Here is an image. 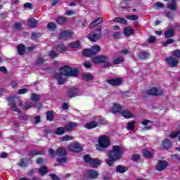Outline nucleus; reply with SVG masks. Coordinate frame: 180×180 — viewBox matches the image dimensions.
I'll list each match as a JSON object with an SVG mask.
<instances>
[{"label":"nucleus","mask_w":180,"mask_h":180,"mask_svg":"<svg viewBox=\"0 0 180 180\" xmlns=\"http://www.w3.org/2000/svg\"><path fill=\"white\" fill-rule=\"evenodd\" d=\"M123 150L120 146H113L112 150L109 151L108 158L106 159L105 163L108 167H113V164L119 160H122Z\"/></svg>","instance_id":"obj_1"},{"label":"nucleus","mask_w":180,"mask_h":180,"mask_svg":"<svg viewBox=\"0 0 180 180\" xmlns=\"http://www.w3.org/2000/svg\"><path fill=\"white\" fill-rule=\"evenodd\" d=\"M49 154L51 155V158H54L56 155H58V157H62L56 160V162L59 164H65V162H67V149L64 147L58 148L56 153H54V149L50 148L49 150Z\"/></svg>","instance_id":"obj_2"},{"label":"nucleus","mask_w":180,"mask_h":180,"mask_svg":"<svg viewBox=\"0 0 180 180\" xmlns=\"http://www.w3.org/2000/svg\"><path fill=\"white\" fill-rule=\"evenodd\" d=\"M7 101L8 102V105H11V110H13V112H17V113H19L18 117L20 120H27V119H29V115L22 113L20 108H18V106H16L18 96H9L7 98Z\"/></svg>","instance_id":"obj_3"},{"label":"nucleus","mask_w":180,"mask_h":180,"mask_svg":"<svg viewBox=\"0 0 180 180\" xmlns=\"http://www.w3.org/2000/svg\"><path fill=\"white\" fill-rule=\"evenodd\" d=\"M102 37V26H98L97 29L93 30L91 32H90L87 38L90 41H98Z\"/></svg>","instance_id":"obj_4"},{"label":"nucleus","mask_w":180,"mask_h":180,"mask_svg":"<svg viewBox=\"0 0 180 180\" xmlns=\"http://www.w3.org/2000/svg\"><path fill=\"white\" fill-rule=\"evenodd\" d=\"M101 51V46L94 45L92 46V49H85L82 51V54L84 57H94V56H96L98 53Z\"/></svg>","instance_id":"obj_5"},{"label":"nucleus","mask_w":180,"mask_h":180,"mask_svg":"<svg viewBox=\"0 0 180 180\" xmlns=\"http://www.w3.org/2000/svg\"><path fill=\"white\" fill-rule=\"evenodd\" d=\"M98 150H101V148H108L109 146H110V139L108 136H101L98 139Z\"/></svg>","instance_id":"obj_6"},{"label":"nucleus","mask_w":180,"mask_h":180,"mask_svg":"<svg viewBox=\"0 0 180 180\" xmlns=\"http://www.w3.org/2000/svg\"><path fill=\"white\" fill-rule=\"evenodd\" d=\"M72 36H74V32L69 30H65L60 32L58 39L59 40L67 41L70 40V39H72Z\"/></svg>","instance_id":"obj_7"},{"label":"nucleus","mask_w":180,"mask_h":180,"mask_svg":"<svg viewBox=\"0 0 180 180\" xmlns=\"http://www.w3.org/2000/svg\"><path fill=\"white\" fill-rule=\"evenodd\" d=\"M162 94V89L157 87H151L150 89L146 90V95L150 96H161Z\"/></svg>","instance_id":"obj_8"},{"label":"nucleus","mask_w":180,"mask_h":180,"mask_svg":"<svg viewBox=\"0 0 180 180\" xmlns=\"http://www.w3.org/2000/svg\"><path fill=\"white\" fill-rule=\"evenodd\" d=\"M169 165V164L167 160H159L155 166V169L159 172H162V171H165V169L168 168Z\"/></svg>","instance_id":"obj_9"},{"label":"nucleus","mask_w":180,"mask_h":180,"mask_svg":"<svg viewBox=\"0 0 180 180\" xmlns=\"http://www.w3.org/2000/svg\"><path fill=\"white\" fill-rule=\"evenodd\" d=\"M108 56L106 55H98L91 58L94 64H103L108 61Z\"/></svg>","instance_id":"obj_10"},{"label":"nucleus","mask_w":180,"mask_h":180,"mask_svg":"<svg viewBox=\"0 0 180 180\" xmlns=\"http://www.w3.org/2000/svg\"><path fill=\"white\" fill-rule=\"evenodd\" d=\"M165 61L172 68H174V67H177L179 64V60L176 59V58L170 56L165 58Z\"/></svg>","instance_id":"obj_11"},{"label":"nucleus","mask_w":180,"mask_h":180,"mask_svg":"<svg viewBox=\"0 0 180 180\" xmlns=\"http://www.w3.org/2000/svg\"><path fill=\"white\" fill-rule=\"evenodd\" d=\"M68 150L72 153H80V151H82V146H81V143L76 142L68 146Z\"/></svg>","instance_id":"obj_12"},{"label":"nucleus","mask_w":180,"mask_h":180,"mask_svg":"<svg viewBox=\"0 0 180 180\" xmlns=\"http://www.w3.org/2000/svg\"><path fill=\"white\" fill-rule=\"evenodd\" d=\"M108 84L111 86H120L123 83V79L121 77H117L115 79H110L107 80Z\"/></svg>","instance_id":"obj_13"},{"label":"nucleus","mask_w":180,"mask_h":180,"mask_svg":"<svg viewBox=\"0 0 180 180\" xmlns=\"http://www.w3.org/2000/svg\"><path fill=\"white\" fill-rule=\"evenodd\" d=\"M78 91L79 89L77 87H70L67 92L68 98H71L77 96L78 95Z\"/></svg>","instance_id":"obj_14"},{"label":"nucleus","mask_w":180,"mask_h":180,"mask_svg":"<svg viewBox=\"0 0 180 180\" xmlns=\"http://www.w3.org/2000/svg\"><path fill=\"white\" fill-rule=\"evenodd\" d=\"M87 174L90 179H96L99 176L98 171L92 169L87 170Z\"/></svg>","instance_id":"obj_15"},{"label":"nucleus","mask_w":180,"mask_h":180,"mask_svg":"<svg viewBox=\"0 0 180 180\" xmlns=\"http://www.w3.org/2000/svg\"><path fill=\"white\" fill-rule=\"evenodd\" d=\"M102 164V160H99L98 158H92L89 165L91 168H98L99 165Z\"/></svg>","instance_id":"obj_16"},{"label":"nucleus","mask_w":180,"mask_h":180,"mask_svg":"<svg viewBox=\"0 0 180 180\" xmlns=\"http://www.w3.org/2000/svg\"><path fill=\"white\" fill-rule=\"evenodd\" d=\"M71 67L68 65H65L60 68V75L63 77H69L70 75V70Z\"/></svg>","instance_id":"obj_17"},{"label":"nucleus","mask_w":180,"mask_h":180,"mask_svg":"<svg viewBox=\"0 0 180 180\" xmlns=\"http://www.w3.org/2000/svg\"><path fill=\"white\" fill-rule=\"evenodd\" d=\"M103 22V18L100 17L97 19L94 20L91 24L89 25L90 29H94V27H96V26H98V25H101Z\"/></svg>","instance_id":"obj_18"},{"label":"nucleus","mask_w":180,"mask_h":180,"mask_svg":"<svg viewBox=\"0 0 180 180\" xmlns=\"http://www.w3.org/2000/svg\"><path fill=\"white\" fill-rule=\"evenodd\" d=\"M29 164H30V159L28 158H24L20 160L18 165L19 167L25 168L26 167L29 166Z\"/></svg>","instance_id":"obj_19"},{"label":"nucleus","mask_w":180,"mask_h":180,"mask_svg":"<svg viewBox=\"0 0 180 180\" xmlns=\"http://www.w3.org/2000/svg\"><path fill=\"white\" fill-rule=\"evenodd\" d=\"M161 146L164 150H168V148L172 146V143L171 140L166 139L162 142Z\"/></svg>","instance_id":"obj_20"},{"label":"nucleus","mask_w":180,"mask_h":180,"mask_svg":"<svg viewBox=\"0 0 180 180\" xmlns=\"http://www.w3.org/2000/svg\"><path fill=\"white\" fill-rule=\"evenodd\" d=\"M37 25H39V22H37L34 18L28 20V27H30V29H35V27H37Z\"/></svg>","instance_id":"obj_21"},{"label":"nucleus","mask_w":180,"mask_h":180,"mask_svg":"<svg viewBox=\"0 0 180 180\" xmlns=\"http://www.w3.org/2000/svg\"><path fill=\"white\" fill-rule=\"evenodd\" d=\"M174 34L175 32L174 31V27H172V26H170L169 30L165 32V37L166 39H171V37H174Z\"/></svg>","instance_id":"obj_22"},{"label":"nucleus","mask_w":180,"mask_h":180,"mask_svg":"<svg viewBox=\"0 0 180 180\" xmlns=\"http://www.w3.org/2000/svg\"><path fill=\"white\" fill-rule=\"evenodd\" d=\"M53 78L58 80V85H63L65 83V79H63V75H61L60 73H55Z\"/></svg>","instance_id":"obj_23"},{"label":"nucleus","mask_w":180,"mask_h":180,"mask_svg":"<svg viewBox=\"0 0 180 180\" xmlns=\"http://www.w3.org/2000/svg\"><path fill=\"white\" fill-rule=\"evenodd\" d=\"M121 114L125 119H131L134 117V114L131 113L129 110H122Z\"/></svg>","instance_id":"obj_24"},{"label":"nucleus","mask_w":180,"mask_h":180,"mask_svg":"<svg viewBox=\"0 0 180 180\" xmlns=\"http://www.w3.org/2000/svg\"><path fill=\"white\" fill-rule=\"evenodd\" d=\"M127 171H129V167L127 166L120 165L116 166V172H118V174H124Z\"/></svg>","instance_id":"obj_25"},{"label":"nucleus","mask_w":180,"mask_h":180,"mask_svg":"<svg viewBox=\"0 0 180 180\" xmlns=\"http://www.w3.org/2000/svg\"><path fill=\"white\" fill-rule=\"evenodd\" d=\"M123 109V106H122V105L120 104H114L112 108V112L114 114L116 113H120V112H122Z\"/></svg>","instance_id":"obj_26"},{"label":"nucleus","mask_w":180,"mask_h":180,"mask_svg":"<svg viewBox=\"0 0 180 180\" xmlns=\"http://www.w3.org/2000/svg\"><path fill=\"white\" fill-rule=\"evenodd\" d=\"M78 126L77 122H69L68 124L65 125V130L66 131H70L72 129H75Z\"/></svg>","instance_id":"obj_27"},{"label":"nucleus","mask_w":180,"mask_h":180,"mask_svg":"<svg viewBox=\"0 0 180 180\" xmlns=\"http://www.w3.org/2000/svg\"><path fill=\"white\" fill-rule=\"evenodd\" d=\"M79 72V69L78 68H74L72 69V68L70 67V70L69 72V77H78Z\"/></svg>","instance_id":"obj_28"},{"label":"nucleus","mask_w":180,"mask_h":180,"mask_svg":"<svg viewBox=\"0 0 180 180\" xmlns=\"http://www.w3.org/2000/svg\"><path fill=\"white\" fill-rule=\"evenodd\" d=\"M17 49L20 56H23L26 53V46L23 44H19Z\"/></svg>","instance_id":"obj_29"},{"label":"nucleus","mask_w":180,"mask_h":180,"mask_svg":"<svg viewBox=\"0 0 180 180\" xmlns=\"http://www.w3.org/2000/svg\"><path fill=\"white\" fill-rule=\"evenodd\" d=\"M85 127L89 130H91V129H95V127H98V122L96 121H91L85 124Z\"/></svg>","instance_id":"obj_30"},{"label":"nucleus","mask_w":180,"mask_h":180,"mask_svg":"<svg viewBox=\"0 0 180 180\" xmlns=\"http://www.w3.org/2000/svg\"><path fill=\"white\" fill-rule=\"evenodd\" d=\"M167 9H169L170 11H176V0H171V2L167 4Z\"/></svg>","instance_id":"obj_31"},{"label":"nucleus","mask_w":180,"mask_h":180,"mask_svg":"<svg viewBox=\"0 0 180 180\" xmlns=\"http://www.w3.org/2000/svg\"><path fill=\"white\" fill-rule=\"evenodd\" d=\"M28 155L30 157H36V155H44V151H40V150H31L29 152Z\"/></svg>","instance_id":"obj_32"},{"label":"nucleus","mask_w":180,"mask_h":180,"mask_svg":"<svg viewBox=\"0 0 180 180\" xmlns=\"http://www.w3.org/2000/svg\"><path fill=\"white\" fill-rule=\"evenodd\" d=\"M138 57L140 60H147L150 57V53L146 51L139 52Z\"/></svg>","instance_id":"obj_33"},{"label":"nucleus","mask_w":180,"mask_h":180,"mask_svg":"<svg viewBox=\"0 0 180 180\" xmlns=\"http://www.w3.org/2000/svg\"><path fill=\"white\" fill-rule=\"evenodd\" d=\"M142 154H143V157H145V158H148L149 160H151V158H153V155H154L153 153L150 152V150H148L147 149H144L142 151Z\"/></svg>","instance_id":"obj_34"},{"label":"nucleus","mask_w":180,"mask_h":180,"mask_svg":"<svg viewBox=\"0 0 180 180\" xmlns=\"http://www.w3.org/2000/svg\"><path fill=\"white\" fill-rule=\"evenodd\" d=\"M65 131V127H60L55 131V134H56V136H63Z\"/></svg>","instance_id":"obj_35"},{"label":"nucleus","mask_w":180,"mask_h":180,"mask_svg":"<svg viewBox=\"0 0 180 180\" xmlns=\"http://www.w3.org/2000/svg\"><path fill=\"white\" fill-rule=\"evenodd\" d=\"M112 20L116 23H122V25H127V21H126V19L122 18V17H116Z\"/></svg>","instance_id":"obj_36"},{"label":"nucleus","mask_w":180,"mask_h":180,"mask_svg":"<svg viewBox=\"0 0 180 180\" xmlns=\"http://www.w3.org/2000/svg\"><path fill=\"white\" fill-rule=\"evenodd\" d=\"M124 33L126 36H131L134 33V30L130 27H127L124 30Z\"/></svg>","instance_id":"obj_37"},{"label":"nucleus","mask_w":180,"mask_h":180,"mask_svg":"<svg viewBox=\"0 0 180 180\" xmlns=\"http://www.w3.org/2000/svg\"><path fill=\"white\" fill-rule=\"evenodd\" d=\"M56 50L59 53H63V51H67V46L63 44H59L56 46Z\"/></svg>","instance_id":"obj_38"},{"label":"nucleus","mask_w":180,"mask_h":180,"mask_svg":"<svg viewBox=\"0 0 180 180\" xmlns=\"http://www.w3.org/2000/svg\"><path fill=\"white\" fill-rule=\"evenodd\" d=\"M49 172V169L46 166H42L39 169V173L40 175L44 176V175H46Z\"/></svg>","instance_id":"obj_39"},{"label":"nucleus","mask_w":180,"mask_h":180,"mask_svg":"<svg viewBox=\"0 0 180 180\" xmlns=\"http://www.w3.org/2000/svg\"><path fill=\"white\" fill-rule=\"evenodd\" d=\"M46 119L49 122H53V120H54V115L53 114V111L51 110L46 111Z\"/></svg>","instance_id":"obj_40"},{"label":"nucleus","mask_w":180,"mask_h":180,"mask_svg":"<svg viewBox=\"0 0 180 180\" xmlns=\"http://www.w3.org/2000/svg\"><path fill=\"white\" fill-rule=\"evenodd\" d=\"M65 22H67V18H65V17L59 16L56 19V23H58V25H64V23H65Z\"/></svg>","instance_id":"obj_41"},{"label":"nucleus","mask_w":180,"mask_h":180,"mask_svg":"<svg viewBox=\"0 0 180 180\" xmlns=\"http://www.w3.org/2000/svg\"><path fill=\"white\" fill-rule=\"evenodd\" d=\"M79 46H81V44L79 42V41L71 42L69 44V47H70L71 49H78Z\"/></svg>","instance_id":"obj_42"},{"label":"nucleus","mask_w":180,"mask_h":180,"mask_svg":"<svg viewBox=\"0 0 180 180\" xmlns=\"http://www.w3.org/2000/svg\"><path fill=\"white\" fill-rule=\"evenodd\" d=\"M31 99L34 101V102H39V101H40L41 98H40V95L39 94H36L34 93H32L31 94Z\"/></svg>","instance_id":"obj_43"},{"label":"nucleus","mask_w":180,"mask_h":180,"mask_svg":"<svg viewBox=\"0 0 180 180\" xmlns=\"http://www.w3.org/2000/svg\"><path fill=\"white\" fill-rule=\"evenodd\" d=\"M123 61H124V57H118L117 58L113 60L112 64L116 65L117 64H120L121 63H123Z\"/></svg>","instance_id":"obj_44"},{"label":"nucleus","mask_w":180,"mask_h":180,"mask_svg":"<svg viewBox=\"0 0 180 180\" xmlns=\"http://www.w3.org/2000/svg\"><path fill=\"white\" fill-rule=\"evenodd\" d=\"M126 19H128V20H138L139 15H128L125 16Z\"/></svg>","instance_id":"obj_45"},{"label":"nucleus","mask_w":180,"mask_h":180,"mask_svg":"<svg viewBox=\"0 0 180 180\" xmlns=\"http://www.w3.org/2000/svg\"><path fill=\"white\" fill-rule=\"evenodd\" d=\"M47 28L49 29V30H56L57 29V25H56V23L51 22L47 24Z\"/></svg>","instance_id":"obj_46"},{"label":"nucleus","mask_w":180,"mask_h":180,"mask_svg":"<svg viewBox=\"0 0 180 180\" xmlns=\"http://www.w3.org/2000/svg\"><path fill=\"white\" fill-rule=\"evenodd\" d=\"M46 63V60L43 58L41 56L38 57L37 60L35 62L36 65H41Z\"/></svg>","instance_id":"obj_47"},{"label":"nucleus","mask_w":180,"mask_h":180,"mask_svg":"<svg viewBox=\"0 0 180 180\" xmlns=\"http://www.w3.org/2000/svg\"><path fill=\"white\" fill-rule=\"evenodd\" d=\"M83 78L87 82H89V81L94 79V77H92V75H91L88 74V73H86V74L83 75Z\"/></svg>","instance_id":"obj_48"},{"label":"nucleus","mask_w":180,"mask_h":180,"mask_svg":"<svg viewBox=\"0 0 180 180\" xmlns=\"http://www.w3.org/2000/svg\"><path fill=\"white\" fill-rule=\"evenodd\" d=\"M49 57L51 58H52L53 60H54V58H56V57H58V53L56 52L54 50H51L49 52Z\"/></svg>","instance_id":"obj_49"},{"label":"nucleus","mask_w":180,"mask_h":180,"mask_svg":"<svg viewBox=\"0 0 180 180\" xmlns=\"http://www.w3.org/2000/svg\"><path fill=\"white\" fill-rule=\"evenodd\" d=\"M73 139H74V137L70 135H65L61 138L62 141H70Z\"/></svg>","instance_id":"obj_50"},{"label":"nucleus","mask_w":180,"mask_h":180,"mask_svg":"<svg viewBox=\"0 0 180 180\" xmlns=\"http://www.w3.org/2000/svg\"><path fill=\"white\" fill-rule=\"evenodd\" d=\"M134 123H136V121H131L128 122L127 129L133 131V130H134Z\"/></svg>","instance_id":"obj_51"},{"label":"nucleus","mask_w":180,"mask_h":180,"mask_svg":"<svg viewBox=\"0 0 180 180\" xmlns=\"http://www.w3.org/2000/svg\"><path fill=\"white\" fill-rule=\"evenodd\" d=\"M84 162H86L87 164H90L91 161L92 160V158L89 155H84L83 156Z\"/></svg>","instance_id":"obj_52"},{"label":"nucleus","mask_w":180,"mask_h":180,"mask_svg":"<svg viewBox=\"0 0 180 180\" xmlns=\"http://www.w3.org/2000/svg\"><path fill=\"white\" fill-rule=\"evenodd\" d=\"M180 132L179 131H172L169 134L170 139H176L178 136H179Z\"/></svg>","instance_id":"obj_53"},{"label":"nucleus","mask_w":180,"mask_h":180,"mask_svg":"<svg viewBox=\"0 0 180 180\" xmlns=\"http://www.w3.org/2000/svg\"><path fill=\"white\" fill-rule=\"evenodd\" d=\"M36 163L38 164L39 165L41 164H45L46 163V159L43 158H38L36 160Z\"/></svg>","instance_id":"obj_54"},{"label":"nucleus","mask_w":180,"mask_h":180,"mask_svg":"<svg viewBox=\"0 0 180 180\" xmlns=\"http://www.w3.org/2000/svg\"><path fill=\"white\" fill-rule=\"evenodd\" d=\"M172 43H175V40L172 38H169L164 43V46L167 47L168 44H172Z\"/></svg>","instance_id":"obj_55"},{"label":"nucleus","mask_w":180,"mask_h":180,"mask_svg":"<svg viewBox=\"0 0 180 180\" xmlns=\"http://www.w3.org/2000/svg\"><path fill=\"white\" fill-rule=\"evenodd\" d=\"M29 91V89L24 88L18 90V94L19 95H25V94H27Z\"/></svg>","instance_id":"obj_56"},{"label":"nucleus","mask_w":180,"mask_h":180,"mask_svg":"<svg viewBox=\"0 0 180 180\" xmlns=\"http://www.w3.org/2000/svg\"><path fill=\"white\" fill-rule=\"evenodd\" d=\"M31 36L32 39H39V37L41 36V34H40V32H32Z\"/></svg>","instance_id":"obj_57"},{"label":"nucleus","mask_w":180,"mask_h":180,"mask_svg":"<svg viewBox=\"0 0 180 180\" xmlns=\"http://www.w3.org/2000/svg\"><path fill=\"white\" fill-rule=\"evenodd\" d=\"M14 29H15V30H20V29H22V23L20 22H15L14 24Z\"/></svg>","instance_id":"obj_58"},{"label":"nucleus","mask_w":180,"mask_h":180,"mask_svg":"<svg viewBox=\"0 0 180 180\" xmlns=\"http://www.w3.org/2000/svg\"><path fill=\"white\" fill-rule=\"evenodd\" d=\"M130 2H131V0H124L122 4L125 6L123 7V9H127V6L130 4Z\"/></svg>","instance_id":"obj_59"},{"label":"nucleus","mask_w":180,"mask_h":180,"mask_svg":"<svg viewBox=\"0 0 180 180\" xmlns=\"http://www.w3.org/2000/svg\"><path fill=\"white\" fill-rule=\"evenodd\" d=\"M84 67H85L87 69L91 68H92V64L89 61H85L83 63Z\"/></svg>","instance_id":"obj_60"},{"label":"nucleus","mask_w":180,"mask_h":180,"mask_svg":"<svg viewBox=\"0 0 180 180\" xmlns=\"http://www.w3.org/2000/svg\"><path fill=\"white\" fill-rule=\"evenodd\" d=\"M49 176H51V178L53 179V180H61L58 176H57V174H49Z\"/></svg>","instance_id":"obj_61"},{"label":"nucleus","mask_w":180,"mask_h":180,"mask_svg":"<svg viewBox=\"0 0 180 180\" xmlns=\"http://www.w3.org/2000/svg\"><path fill=\"white\" fill-rule=\"evenodd\" d=\"M131 160H133V161H139L140 160V155L139 154H134L132 157H131Z\"/></svg>","instance_id":"obj_62"},{"label":"nucleus","mask_w":180,"mask_h":180,"mask_svg":"<svg viewBox=\"0 0 180 180\" xmlns=\"http://www.w3.org/2000/svg\"><path fill=\"white\" fill-rule=\"evenodd\" d=\"M103 67L104 68H109V67H112V63L106 60L105 62L103 63Z\"/></svg>","instance_id":"obj_63"},{"label":"nucleus","mask_w":180,"mask_h":180,"mask_svg":"<svg viewBox=\"0 0 180 180\" xmlns=\"http://www.w3.org/2000/svg\"><path fill=\"white\" fill-rule=\"evenodd\" d=\"M24 8H27L28 9H33V4L32 3L24 4Z\"/></svg>","instance_id":"obj_64"}]
</instances>
